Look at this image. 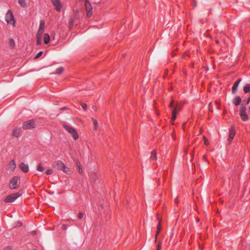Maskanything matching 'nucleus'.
<instances>
[{
  "instance_id": "6",
  "label": "nucleus",
  "mask_w": 250,
  "mask_h": 250,
  "mask_svg": "<svg viewBox=\"0 0 250 250\" xmlns=\"http://www.w3.org/2000/svg\"><path fill=\"white\" fill-rule=\"evenodd\" d=\"M84 1V6L86 10V16L88 18L90 17L92 14V7L88 0H83Z\"/></svg>"
},
{
  "instance_id": "32",
  "label": "nucleus",
  "mask_w": 250,
  "mask_h": 250,
  "mask_svg": "<svg viewBox=\"0 0 250 250\" xmlns=\"http://www.w3.org/2000/svg\"><path fill=\"white\" fill-rule=\"evenodd\" d=\"M47 175H51L53 173V170L52 169H48L46 171Z\"/></svg>"
},
{
  "instance_id": "1",
  "label": "nucleus",
  "mask_w": 250,
  "mask_h": 250,
  "mask_svg": "<svg viewBox=\"0 0 250 250\" xmlns=\"http://www.w3.org/2000/svg\"><path fill=\"white\" fill-rule=\"evenodd\" d=\"M63 127L67 131L70 133L73 139L76 141L79 138V135L75 128L72 127L71 125L68 124L63 125Z\"/></svg>"
},
{
  "instance_id": "28",
  "label": "nucleus",
  "mask_w": 250,
  "mask_h": 250,
  "mask_svg": "<svg viewBox=\"0 0 250 250\" xmlns=\"http://www.w3.org/2000/svg\"><path fill=\"white\" fill-rule=\"evenodd\" d=\"M44 31L43 30H42L40 29H39L38 32H37V37H42V33H43Z\"/></svg>"
},
{
  "instance_id": "22",
  "label": "nucleus",
  "mask_w": 250,
  "mask_h": 250,
  "mask_svg": "<svg viewBox=\"0 0 250 250\" xmlns=\"http://www.w3.org/2000/svg\"><path fill=\"white\" fill-rule=\"evenodd\" d=\"M18 3L22 7H26L27 6L25 0H18Z\"/></svg>"
},
{
  "instance_id": "18",
  "label": "nucleus",
  "mask_w": 250,
  "mask_h": 250,
  "mask_svg": "<svg viewBox=\"0 0 250 250\" xmlns=\"http://www.w3.org/2000/svg\"><path fill=\"white\" fill-rule=\"evenodd\" d=\"M151 159L152 160L156 161L157 160V153L155 150H153L151 152Z\"/></svg>"
},
{
  "instance_id": "15",
  "label": "nucleus",
  "mask_w": 250,
  "mask_h": 250,
  "mask_svg": "<svg viewBox=\"0 0 250 250\" xmlns=\"http://www.w3.org/2000/svg\"><path fill=\"white\" fill-rule=\"evenodd\" d=\"M241 102V98L239 96H237L235 98L233 103L235 106L239 105Z\"/></svg>"
},
{
  "instance_id": "35",
  "label": "nucleus",
  "mask_w": 250,
  "mask_h": 250,
  "mask_svg": "<svg viewBox=\"0 0 250 250\" xmlns=\"http://www.w3.org/2000/svg\"><path fill=\"white\" fill-rule=\"evenodd\" d=\"M187 56H188V57H190V55L188 53H185L184 54H183V56H182V57L183 58H185Z\"/></svg>"
},
{
  "instance_id": "25",
  "label": "nucleus",
  "mask_w": 250,
  "mask_h": 250,
  "mask_svg": "<svg viewBox=\"0 0 250 250\" xmlns=\"http://www.w3.org/2000/svg\"><path fill=\"white\" fill-rule=\"evenodd\" d=\"M62 170H63V171L66 174H70L71 173L70 169L66 167L65 165L64 166V167L63 168Z\"/></svg>"
},
{
  "instance_id": "45",
  "label": "nucleus",
  "mask_w": 250,
  "mask_h": 250,
  "mask_svg": "<svg viewBox=\"0 0 250 250\" xmlns=\"http://www.w3.org/2000/svg\"><path fill=\"white\" fill-rule=\"evenodd\" d=\"M204 160H205V161H207V160H206V157H205V156H204Z\"/></svg>"
},
{
  "instance_id": "4",
  "label": "nucleus",
  "mask_w": 250,
  "mask_h": 250,
  "mask_svg": "<svg viewBox=\"0 0 250 250\" xmlns=\"http://www.w3.org/2000/svg\"><path fill=\"white\" fill-rule=\"evenodd\" d=\"M20 178L15 176H14L10 181L9 188L11 189H17L19 187L20 185Z\"/></svg>"
},
{
  "instance_id": "13",
  "label": "nucleus",
  "mask_w": 250,
  "mask_h": 250,
  "mask_svg": "<svg viewBox=\"0 0 250 250\" xmlns=\"http://www.w3.org/2000/svg\"><path fill=\"white\" fill-rule=\"evenodd\" d=\"M16 163L15 160H12L9 164V169L10 171H13L16 167Z\"/></svg>"
},
{
  "instance_id": "34",
  "label": "nucleus",
  "mask_w": 250,
  "mask_h": 250,
  "mask_svg": "<svg viewBox=\"0 0 250 250\" xmlns=\"http://www.w3.org/2000/svg\"><path fill=\"white\" fill-rule=\"evenodd\" d=\"M204 143H205V145H209V142H208V140L205 137H204Z\"/></svg>"
},
{
  "instance_id": "11",
  "label": "nucleus",
  "mask_w": 250,
  "mask_h": 250,
  "mask_svg": "<svg viewBox=\"0 0 250 250\" xmlns=\"http://www.w3.org/2000/svg\"><path fill=\"white\" fill-rule=\"evenodd\" d=\"M241 81H242L241 78H239L234 83V84L232 87V94H235L236 92V91L237 90V87L238 86V85L239 84V83L241 82Z\"/></svg>"
},
{
  "instance_id": "21",
  "label": "nucleus",
  "mask_w": 250,
  "mask_h": 250,
  "mask_svg": "<svg viewBox=\"0 0 250 250\" xmlns=\"http://www.w3.org/2000/svg\"><path fill=\"white\" fill-rule=\"evenodd\" d=\"M63 71L64 68L62 67H60L56 69L55 74L60 75L63 72Z\"/></svg>"
},
{
  "instance_id": "37",
  "label": "nucleus",
  "mask_w": 250,
  "mask_h": 250,
  "mask_svg": "<svg viewBox=\"0 0 250 250\" xmlns=\"http://www.w3.org/2000/svg\"><path fill=\"white\" fill-rule=\"evenodd\" d=\"M42 54V51H40L38 53V54H37V55L36 56V58H39L40 57H41Z\"/></svg>"
},
{
  "instance_id": "44",
  "label": "nucleus",
  "mask_w": 250,
  "mask_h": 250,
  "mask_svg": "<svg viewBox=\"0 0 250 250\" xmlns=\"http://www.w3.org/2000/svg\"><path fill=\"white\" fill-rule=\"evenodd\" d=\"M218 42H219L218 41L216 40V43H218Z\"/></svg>"
},
{
  "instance_id": "20",
  "label": "nucleus",
  "mask_w": 250,
  "mask_h": 250,
  "mask_svg": "<svg viewBox=\"0 0 250 250\" xmlns=\"http://www.w3.org/2000/svg\"><path fill=\"white\" fill-rule=\"evenodd\" d=\"M20 132H21L20 129H19V128L15 129L13 132V135L15 137H18L19 136Z\"/></svg>"
},
{
  "instance_id": "27",
  "label": "nucleus",
  "mask_w": 250,
  "mask_h": 250,
  "mask_svg": "<svg viewBox=\"0 0 250 250\" xmlns=\"http://www.w3.org/2000/svg\"><path fill=\"white\" fill-rule=\"evenodd\" d=\"M9 45L12 48H14L15 46V41L13 39H10Z\"/></svg>"
},
{
  "instance_id": "14",
  "label": "nucleus",
  "mask_w": 250,
  "mask_h": 250,
  "mask_svg": "<svg viewBox=\"0 0 250 250\" xmlns=\"http://www.w3.org/2000/svg\"><path fill=\"white\" fill-rule=\"evenodd\" d=\"M65 165L62 161H58L56 164V167L58 169L62 170Z\"/></svg>"
},
{
  "instance_id": "43",
  "label": "nucleus",
  "mask_w": 250,
  "mask_h": 250,
  "mask_svg": "<svg viewBox=\"0 0 250 250\" xmlns=\"http://www.w3.org/2000/svg\"><path fill=\"white\" fill-rule=\"evenodd\" d=\"M250 102V97L249 98L247 103L249 104Z\"/></svg>"
},
{
  "instance_id": "39",
  "label": "nucleus",
  "mask_w": 250,
  "mask_h": 250,
  "mask_svg": "<svg viewBox=\"0 0 250 250\" xmlns=\"http://www.w3.org/2000/svg\"><path fill=\"white\" fill-rule=\"evenodd\" d=\"M174 105V102L173 101H171L170 104H169V107H172Z\"/></svg>"
},
{
  "instance_id": "40",
  "label": "nucleus",
  "mask_w": 250,
  "mask_h": 250,
  "mask_svg": "<svg viewBox=\"0 0 250 250\" xmlns=\"http://www.w3.org/2000/svg\"><path fill=\"white\" fill-rule=\"evenodd\" d=\"M67 228V226L65 225H63L62 226V229H66Z\"/></svg>"
},
{
  "instance_id": "46",
  "label": "nucleus",
  "mask_w": 250,
  "mask_h": 250,
  "mask_svg": "<svg viewBox=\"0 0 250 250\" xmlns=\"http://www.w3.org/2000/svg\"><path fill=\"white\" fill-rule=\"evenodd\" d=\"M125 54H123V57H125Z\"/></svg>"
},
{
  "instance_id": "2",
  "label": "nucleus",
  "mask_w": 250,
  "mask_h": 250,
  "mask_svg": "<svg viewBox=\"0 0 250 250\" xmlns=\"http://www.w3.org/2000/svg\"><path fill=\"white\" fill-rule=\"evenodd\" d=\"M5 20L7 24H11L14 27L15 26L16 22V20L15 19L12 12L10 10H8L7 12L5 15Z\"/></svg>"
},
{
  "instance_id": "5",
  "label": "nucleus",
  "mask_w": 250,
  "mask_h": 250,
  "mask_svg": "<svg viewBox=\"0 0 250 250\" xmlns=\"http://www.w3.org/2000/svg\"><path fill=\"white\" fill-rule=\"evenodd\" d=\"M21 194L19 192L10 194L4 199V201L6 203L14 202L18 197L21 196Z\"/></svg>"
},
{
  "instance_id": "7",
  "label": "nucleus",
  "mask_w": 250,
  "mask_h": 250,
  "mask_svg": "<svg viewBox=\"0 0 250 250\" xmlns=\"http://www.w3.org/2000/svg\"><path fill=\"white\" fill-rule=\"evenodd\" d=\"M52 3L55 7L56 11L60 12L62 8V3L61 0H51Z\"/></svg>"
},
{
  "instance_id": "31",
  "label": "nucleus",
  "mask_w": 250,
  "mask_h": 250,
  "mask_svg": "<svg viewBox=\"0 0 250 250\" xmlns=\"http://www.w3.org/2000/svg\"><path fill=\"white\" fill-rule=\"evenodd\" d=\"M83 216H84V214L83 212H80L78 213V218L79 219H81L83 218Z\"/></svg>"
},
{
  "instance_id": "30",
  "label": "nucleus",
  "mask_w": 250,
  "mask_h": 250,
  "mask_svg": "<svg viewBox=\"0 0 250 250\" xmlns=\"http://www.w3.org/2000/svg\"><path fill=\"white\" fill-rule=\"evenodd\" d=\"M92 121H93V124L94 125V126H95V128L96 129L97 128V126H98V122L96 120H95L94 119H92Z\"/></svg>"
},
{
  "instance_id": "36",
  "label": "nucleus",
  "mask_w": 250,
  "mask_h": 250,
  "mask_svg": "<svg viewBox=\"0 0 250 250\" xmlns=\"http://www.w3.org/2000/svg\"><path fill=\"white\" fill-rule=\"evenodd\" d=\"M82 106L84 111L86 110V108H87V104H83L82 105Z\"/></svg>"
},
{
  "instance_id": "9",
  "label": "nucleus",
  "mask_w": 250,
  "mask_h": 250,
  "mask_svg": "<svg viewBox=\"0 0 250 250\" xmlns=\"http://www.w3.org/2000/svg\"><path fill=\"white\" fill-rule=\"evenodd\" d=\"M180 107H179L178 105H177L174 108L172 111V117L171 119V122H174L176 120L177 117V114L180 110Z\"/></svg>"
},
{
  "instance_id": "41",
  "label": "nucleus",
  "mask_w": 250,
  "mask_h": 250,
  "mask_svg": "<svg viewBox=\"0 0 250 250\" xmlns=\"http://www.w3.org/2000/svg\"><path fill=\"white\" fill-rule=\"evenodd\" d=\"M70 24V25H73V19H71Z\"/></svg>"
},
{
  "instance_id": "19",
  "label": "nucleus",
  "mask_w": 250,
  "mask_h": 250,
  "mask_svg": "<svg viewBox=\"0 0 250 250\" xmlns=\"http://www.w3.org/2000/svg\"><path fill=\"white\" fill-rule=\"evenodd\" d=\"M243 91L245 93L250 92V84H246L243 87Z\"/></svg>"
},
{
  "instance_id": "38",
  "label": "nucleus",
  "mask_w": 250,
  "mask_h": 250,
  "mask_svg": "<svg viewBox=\"0 0 250 250\" xmlns=\"http://www.w3.org/2000/svg\"><path fill=\"white\" fill-rule=\"evenodd\" d=\"M3 250H11V247L10 246H7L4 248Z\"/></svg>"
},
{
  "instance_id": "10",
  "label": "nucleus",
  "mask_w": 250,
  "mask_h": 250,
  "mask_svg": "<svg viewBox=\"0 0 250 250\" xmlns=\"http://www.w3.org/2000/svg\"><path fill=\"white\" fill-rule=\"evenodd\" d=\"M235 135V130L234 127H232L229 129V137H228V139L227 140L229 144L231 143V142L233 140Z\"/></svg>"
},
{
  "instance_id": "12",
  "label": "nucleus",
  "mask_w": 250,
  "mask_h": 250,
  "mask_svg": "<svg viewBox=\"0 0 250 250\" xmlns=\"http://www.w3.org/2000/svg\"><path fill=\"white\" fill-rule=\"evenodd\" d=\"M21 170L24 173H27L29 171V166L28 164L24 163H21L19 166Z\"/></svg>"
},
{
  "instance_id": "17",
  "label": "nucleus",
  "mask_w": 250,
  "mask_h": 250,
  "mask_svg": "<svg viewBox=\"0 0 250 250\" xmlns=\"http://www.w3.org/2000/svg\"><path fill=\"white\" fill-rule=\"evenodd\" d=\"M43 41L45 44H47L50 41V36L48 34H45L43 38Z\"/></svg>"
},
{
  "instance_id": "47",
  "label": "nucleus",
  "mask_w": 250,
  "mask_h": 250,
  "mask_svg": "<svg viewBox=\"0 0 250 250\" xmlns=\"http://www.w3.org/2000/svg\"><path fill=\"white\" fill-rule=\"evenodd\" d=\"M34 250H36V249H34Z\"/></svg>"
},
{
  "instance_id": "16",
  "label": "nucleus",
  "mask_w": 250,
  "mask_h": 250,
  "mask_svg": "<svg viewBox=\"0 0 250 250\" xmlns=\"http://www.w3.org/2000/svg\"><path fill=\"white\" fill-rule=\"evenodd\" d=\"M161 229V225L160 222L159 221V222L157 226V231H156V233L155 234V242H156L157 236H158V234L159 233Z\"/></svg>"
},
{
  "instance_id": "3",
  "label": "nucleus",
  "mask_w": 250,
  "mask_h": 250,
  "mask_svg": "<svg viewBox=\"0 0 250 250\" xmlns=\"http://www.w3.org/2000/svg\"><path fill=\"white\" fill-rule=\"evenodd\" d=\"M37 126V122L34 120H30L24 122L22 124V128L24 129L34 128Z\"/></svg>"
},
{
  "instance_id": "26",
  "label": "nucleus",
  "mask_w": 250,
  "mask_h": 250,
  "mask_svg": "<svg viewBox=\"0 0 250 250\" xmlns=\"http://www.w3.org/2000/svg\"><path fill=\"white\" fill-rule=\"evenodd\" d=\"M77 166L78 168V171L80 174H82L83 172V169L82 167L80 164V163L79 162H77L76 163Z\"/></svg>"
},
{
  "instance_id": "33",
  "label": "nucleus",
  "mask_w": 250,
  "mask_h": 250,
  "mask_svg": "<svg viewBox=\"0 0 250 250\" xmlns=\"http://www.w3.org/2000/svg\"><path fill=\"white\" fill-rule=\"evenodd\" d=\"M157 250H161V243L159 242L157 246Z\"/></svg>"
},
{
  "instance_id": "42",
  "label": "nucleus",
  "mask_w": 250,
  "mask_h": 250,
  "mask_svg": "<svg viewBox=\"0 0 250 250\" xmlns=\"http://www.w3.org/2000/svg\"><path fill=\"white\" fill-rule=\"evenodd\" d=\"M175 203H178V197H177L175 199Z\"/></svg>"
},
{
  "instance_id": "24",
  "label": "nucleus",
  "mask_w": 250,
  "mask_h": 250,
  "mask_svg": "<svg viewBox=\"0 0 250 250\" xmlns=\"http://www.w3.org/2000/svg\"><path fill=\"white\" fill-rule=\"evenodd\" d=\"M37 170L40 172H43L44 171V169L42 164H39L38 165Z\"/></svg>"
},
{
  "instance_id": "8",
  "label": "nucleus",
  "mask_w": 250,
  "mask_h": 250,
  "mask_svg": "<svg viewBox=\"0 0 250 250\" xmlns=\"http://www.w3.org/2000/svg\"><path fill=\"white\" fill-rule=\"evenodd\" d=\"M240 116L241 119L246 121L248 119V116L246 113V107L245 106H243L241 108L240 110Z\"/></svg>"
},
{
  "instance_id": "29",
  "label": "nucleus",
  "mask_w": 250,
  "mask_h": 250,
  "mask_svg": "<svg viewBox=\"0 0 250 250\" xmlns=\"http://www.w3.org/2000/svg\"><path fill=\"white\" fill-rule=\"evenodd\" d=\"M42 43V37H37V44L41 45Z\"/></svg>"
},
{
  "instance_id": "23",
  "label": "nucleus",
  "mask_w": 250,
  "mask_h": 250,
  "mask_svg": "<svg viewBox=\"0 0 250 250\" xmlns=\"http://www.w3.org/2000/svg\"><path fill=\"white\" fill-rule=\"evenodd\" d=\"M44 26H45L44 21H41L40 22V26H39V29H40V30H42L44 31Z\"/></svg>"
}]
</instances>
